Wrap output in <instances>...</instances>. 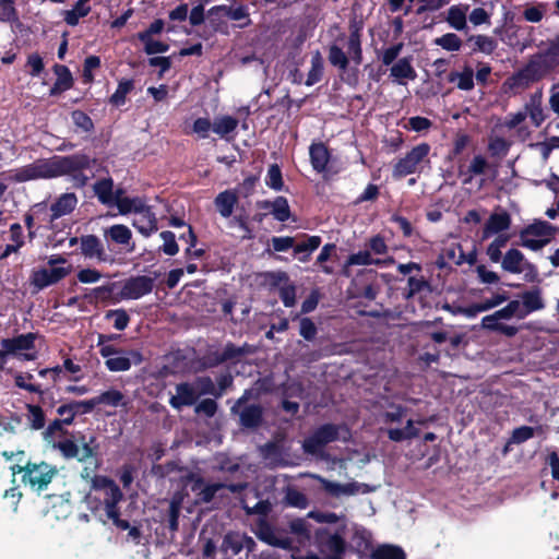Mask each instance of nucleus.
Returning a JSON list of instances; mask_svg holds the SVG:
<instances>
[{
	"instance_id": "14",
	"label": "nucleus",
	"mask_w": 559,
	"mask_h": 559,
	"mask_svg": "<svg viewBox=\"0 0 559 559\" xmlns=\"http://www.w3.org/2000/svg\"><path fill=\"white\" fill-rule=\"evenodd\" d=\"M316 539L331 555L343 556L346 551V542L340 533L331 534L328 528H319L316 532Z\"/></svg>"
},
{
	"instance_id": "45",
	"label": "nucleus",
	"mask_w": 559,
	"mask_h": 559,
	"mask_svg": "<svg viewBox=\"0 0 559 559\" xmlns=\"http://www.w3.org/2000/svg\"><path fill=\"white\" fill-rule=\"evenodd\" d=\"M85 437L81 435L78 439L82 443V449H79V459L78 462L85 463L90 459L96 457L99 450V444L96 442V437L91 436L88 441H84Z\"/></svg>"
},
{
	"instance_id": "41",
	"label": "nucleus",
	"mask_w": 559,
	"mask_h": 559,
	"mask_svg": "<svg viewBox=\"0 0 559 559\" xmlns=\"http://www.w3.org/2000/svg\"><path fill=\"white\" fill-rule=\"evenodd\" d=\"M488 167H489V164L483 155H480V154L475 155L465 173H463V170L460 169V175H465V178L463 179V183L464 185L471 183L474 176L485 174L486 169Z\"/></svg>"
},
{
	"instance_id": "4",
	"label": "nucleus",
	"mask_w": 559,
	"mask_h": 559,
	"mask_svg": "<svg viewBox=\"0 0 559 559\" xmlns=\"http://www.w3.org/2000/svg\"><path fill=\"white\" fill-rule=\"evenodd\" d=\"M342 430L348 432L343 425L328 423L319 426L304 439L301 444L304 452L310 455L321 454L329 443L341 439Z\"/></svg>"
},
{
	"instance_id": "32",
	"label": "nucleus",
	"mask_w": 559,
	"mask_h": 559,
	"mask_svg": "<svg viewBox=\"0 0 559 559\" xmlns=\"http://www.w3.org/2000/svg\"><path fill=\"white\" fill-rule=\"evenodd\" d=\"M525 261L524 254L515 248L509 249L501 261V267L509 273L520 274L523 272L522 264Z\"/></svg>"
},
{
	"instance_id": "10",
	"label": "nucleus",
	"mask_w": 559,
	"mask_h": 559,
	"mask_svg": "<svg viewBox=\"0 0 559 559\" xmlns=\"http://www.w3.org/2000/svg\"><path fill=\"white\" fill-rule=\"evenodd\" d=\"M105 358L106 368L112 372L128 371L132 365H141L144 360L142 353L138 349H122V353Z\"/></svg>"
},
{
	"instance_id": "62",
	"label": "nucleus",
	"mask_w": 559,
	"mask_h": 559,
	"mask_svg": "<svg viewBox=\"0 0 559 559\" xmlns=\"http://www.w3.org/2000/svg\"><path fill=\"white\" fill-rule=\"evenodd\" d=\"M0 22L15 25L22 24L14 1L9 2L8 4H0Z\"/></svg>"
},
{
	"instance_id": "64",
	"label": "nucleus",
	"mask_w": 559,
	"mask_h": 559,
	"mask_svg": "<svg viewBox=\"0 0 559 559\" xmlns=\"http://www.w3.org/2000/svg\"><path fill=\"white\" fill-rule=\"evenodd\" d=\"M524 70L533 82H536L548 74L535 55L530 59L527 64L524 67Z\"/></svg>"
},
{
	"instance_id": "50",
	"label": "nucleus",
	"mask_w": 559,
	"mask_h": 559,
	"mask_svg": "<svg viewBox=\"0 0 559 559\" xmlns=\"http://www.w3.org/2000/svg\"><path fill=\"white\" fill-rule=\"evenodd\" d=\"M94 400H95L96 406L102 405V404L111 406V407H118L120 405H122V406L126 405V402H123L124 395L122 394V392H120L119 390H116V389L107 390V391L100 393L99 395L94 396Z\"/></svg>"
},
{
	"instance_id": "37",
	"label": "nucleus",
	"mask_w": 559,
	"mask_h": 559,
	"mask_svg": "<svg viewBox=\"0 0 559 559\" xmlns=\"http://www.w3.org/2000/svg\"><path fill=\"white\" fill-rule=\"evenodd\" d=\"M391 75L395 78L399 83L404 84L403 80H415L417 73L411 63L409 58H401L391 68Z\"/></svg>"
},
{
	"instance_id": "22",
	"label": "nucleus",
	"mask_w": 559,
	"mask_h": 559,
	"mask_svg": "<svg viewBox=\"0 0 559 559\" xmlns=\"http://www.w3.org/2000/svg\"><path fill=\"white\" fill-rule=\"evenodd\" d=\"M95 407L96 403L94 397H92L85 401H70L68 403H63L57 407L56 412L59 416L68 414V417L74 423L78 415L90 414Z\"/></svg>"
},
{
	"instance_id": "7",
	"label": "nucleus",
	"mask_w": 559,
	"mask_h": 559,
	"mask_svg": "<svg viewBox=\"0 0 559 559\" xmlns=\"http://www.w3.org/2000/svg\"><path fill=\"white\" fill-rule=\"evenodd\" d=\"M430 145L420 143L414 146L405 157L400 158L393 167L392 175L394 178H404L417 170V166L428 156Z\"/></svg>"
},
{
	"instance_id": "59",
	"label": "nucleus",
	"mask_w": 559,
	"mask_h": 559,
	"mask_svg": "<svg viewBox=\"0 0 559 559\" xmlns=\"http://www.w3.org/2000/svg\"><path fill=\"white\" fill-rule=\"evenodd\" d=\"M265 183L269 188L281 191L284 187L283 175L281 167L277 164H272L269 167Z\"/></svg>"
},
{
	"instance_id": "34",
	"label": "nucleus",
	"mask_w": 559,
	"mask_h": 559,
	"mask_svg": "<svg viewBox=\"0 0 559 559\" xmlns=\"http://www.w3.org/2000/svg\"><path fill=\"white\" fill-rule=\"evenodd\" d=\"M394 259L392 257L382 260V259H374L372 258L370 251L367 250H360L356 253H352L347 258V265H379L383 266L389 263H393Z\"/></svg>"
},
{
	"instance_id": "16",
	"label": "nucleus",
	"mask_w": 559,
	"mask_h": 559,
	"mask_svg": "<svg viewBox=\"0 0 559 559\" xmlns=\"http://www.w3.org/2000/svg\"><path fill=\"white\" fill-rule=\"evenodd\" d=\"M309 157L313 170L324 173L328 169L332 155L325 143L313 141L309 146Z\"/></svg>"
},
{
	"instance_id": "51",
	"label": "nucleus",
	"mask_w": 559,
	"mask_h": 559,
	"mask_svg": "<svg viewBox=\"0 0 559 559\" xmlns=\"http://www.w3.org/2000/svg\"><path fill=\"white\" fill-rule=\"evenodd\" d=\"M52 449L58 450L62 457L66 460L79 459V444L74 439L64 438L50 445Z\"/></svg>"
},
{
	"instance_id": "19",
	"label": "nucleus",
	"mask_w": 559,
	"mask_h": 559,
	"mask_svg": "<svg viewBox=\"0 0 559 559\" xmlns=\"http://www.w3.org/2000/svg\"><path fill=\"white\" fill-rule=\"evenodd\" d=\"M81 253L85 258H96L100 262L107 261L104 245L95 235H84L80 238Z\"/></svg>"
},
{
	"instance_id": "35",
	"label": "nucleus",
	"mask_w": 559,
	"mask_h": 559,
	"mask_svg": "<svg viewBox=\"0 0 559 559\" xmlns=\"http://www.w3.org/2000/svg\"><path fill=\"white\" fill-rule=\"evenodd\" d=\"M255 352V347L251 344L243 343L241 346H237L233 342H227L222 350L225 362L238 361L241 357L251 355Z\"/></svg>"
},
{
	"instance_id": "21",
	"label": "nucleus",
	"mask_w": 559,
	"mask_h": 559,
	"mask_svg": "<svg viewBox=\"0 0 559 559\" xmlns=\"http://www.w3.org/2000/svg\"><path fill=\"white\" fill-rule=\"evenodd\" d=\"M511 226V216L508 212L503 211L501 213H492L487 222L485 223V226L483 228L481 233V239H488L495 234L502 233L507 229H509Z\"/></svg>"
},
{
	"instance_id": "6",
	"label": "nucleus",
	"mask_w": 559,
	"mask_h": 559,
	"mask_svg": "<svg viewBox=\"0 0 559 559\" xmlns=\"http://www.w3.org/2000/svg\"><path fill=\"white\" fill-rule=\"evenodd\" d=\"M251 391L246 390L243 394L231 406V414L239 416V425L245 429H258L264 421V408L260 404H247Z\"/></svg>"
},
{
	"instance_id": "17",
	"label": "nucleus",
	"mask_w": 559,
	"mask_h": 559,
	"mask_svg": "<svg viewBox=\"0 0 559 559\" xmlns=\"http://www.w3.org/2000/svg\"><path fill=\"white\" fill-rule=\"evenodd\" d=\"M78 197L73 192L62 193L56 201L50 205V218L49 222L53 223L56 219L68 215L74 211L78 204Z\"/></svg>"
},
{
	"instance_id": "49",
	"label": "nucleus",
	"mask_w": 559,
	"mask_h": 559,
	"mask_svg": "<svg viewBox=\"0 0 559 559\" xmlns=\"http://www.w3.org/2000/svg\"><path fill=\"white\" fill-rule=\"evenodd\" d=\"M468 8V5H465L464 8L452 5L449 9L447 21L451 27L456 31H463L466 28V12Z\"/></svg>"
},
{
	"instance_id": "31",
	"label": "nucleus",
	"mask_w": 559,
	"mask_h": 559,
	"mask_svg": "<svg viewBox=\"0 0 559 559\" xmlns=\"http://www.w3.org/2000/svg\"><path fill=\"white\" fill-rule=\"evenodd\" d=\"M238 203V195L233 190H225L216 195L214 204L218 213L227 218L231 216L235 206Z\"/></svg>"
},
{
	"instance_id": "18",
	"label": "nucleus",
	"mask_w": 559,
	"mask_h": 559,
	"mask_svg": "<svg viewBox=\"0 0 559 559\" xmlns=\"http://www.w3.org/2000/svg\"><path fill=\"white\" fill-rule=\"evenodd\" d=\"M52 71L56 74L57 79L49 90L50 96H58L73 87L74 79L70 69L67 66L56 63L52 67Z\"/></svg>"
},
{
	"instance_id": "56",
	"label": "nucleus",
	"mask_w": 559,
	"mask_h": 559,
	"mask_svg": "<svg viewBox=\"0 0 559 559\" xmlns=\"http://www.w3.org/2000/svg\"><path fill=\"white\" fill-rule=\"evenodd\" d=\"M241 544V533L230 531L223 538L222 550L226 552L230 550L231 555L236 556L243 549Z\"/></svg>"
},
{
	"instance_id": "52",
	"label": "nucleus",
	"mask_w": 559,
	"mask_h": 559,
	"mask_svg": "<svg viewBox=\"0 0 559 559\" xmlns=\"http://www.w3.org/2000/svg\"><path fill=\"white\" fill-rule=\"evenodd\" d=\"M323 60L319 51H317L311 58V68L308 72L305 84L312 86L321 81L323 76Z\"/></svg>"
},
{
	"instance_id": "60",
	"label": "nucleus",
	"mask_w": 559,
	"mask_h": 559,
	"mask_svg": "<svg viewBox=\"0 0 559 559\" xmlns=\"http://www.w3.org/2000/svg\"><path fill=\"white\" fill-rule=\"evenodd\" d=\"M435 44L447 51H459L462 47L461 38L454 33H447L436 38Z\"/></svg>"
},
{
	"instance_id": "12",
	"label": "nucleus",
	"mask_w": 559,
	"mask_h": 559,
	"mask_svg": "<svg viewBox=\"0 0 559 559\" xmlns=\"http://www.w3.org/2000/svg\"><path fill=\"white\" fill-rule=\"evenodd\" d=\"M176 394L169 399V405L177 411L183 407H190L197 404L200 399L197 388L190 382H180L175 386Z\"/></svg>"
},
{
	"instance_id": "5",
	"label": "nucleus",
	"mask_w": 559,
	"mask_h": 559,
	"mask_svg": "<svg viewBox=\"0 0 559 559\" xmlns=\"http://www.w3.org/2000/svg\"><path fill=\"white\" fill-rule=\"evenodd\" d=\"M97 490H99L103 496L102 499L107 516L112 520L118 528L122 531L130 528L131 525L129 521L120 519L118 503L122 499V492L119 486L112 479L103 477L100 479V487L97 488Z\"/></svg>"
},
{
	"instance_id": "9",
	"label": "nucleus",
	"mask_w": 559,
	"mask_h": 559,
	"mask_svg": "<svg viewBox=\"0 0 559 559\" xmlns=\"http://www.w3.org/2000/svg\"><path fill=\"white\" fill-rule=\"evenodd\" d=\"M155 277L146 275H136L127 278L120 292V298L124 300H135L152 293Z\"/></svg>"
},
{
	"instance_id": "46",
	"label": "nucleus",
	"mask_w": 559,
	"mask_h": 559,
	"mask_svg": "<svg viewBox=\"0 0 559 559\" xmlns=\"http://www.w3.org/2000/svg\"><path fill=\"white\" fill-rule=\"evenodd\" d=\"M371 559H406V554L400 546L380 545L372 551Z\"/></svg>"
},
{
	"instance_id": "63",
	"label": "nucleus",
	"mask_w": 559,
	"mask_h": 559,
	"mask_svg": "<svg viewBox=\"0 0 559 559\" xmlns=\"http://www.w3.org/2000/svg\"><path fill=\"white\" fill-rule=\"evenodd\" d=\"M533 81L527 75V72H525L524 68L512 74L510 78L507 79L504 82V85L509 88H525L527 87Z\"/></svg>"
},
{
	"instance_id": "8",
	"label": "nucleus",
	"mask_w": 559,
	"mask_h": 559,
	"mask_svg": "<svg viewBox=\"0 0 559 559\" xmlns=\"http://www.w3.org/2000/svg\"><path fill=\"white\" fill-rule=\"evenodd\" d=\"M255 535L261 542L272 547L281 548L284 550L294 549L293 539L283 532L276 530L265 519L259 520Z\"/></svg>"
},
{
	"instance_id": "29",
	"label": "nucleus",
	"mask_w": 559,
	"mask_h": 559,
	"mask_svg": "<svg viewBox=\"0 0 559 559\" xmlns=\"http://www.w3.org/2000/svg\"><path fill=\"white\" fill-rule=\"evenodd\" d=\"M219 9H223V4L210 8L206 11V17L213 33L228 35L229 26L226 21L227 16L225 15V11H219Z\"/></svg>"
},
{
	"instance_id": "44",
	"label": "nucleus",
	"mask_w": 559,
	"mask_h": 559,
	"mask_svg": "<svg viewBox=\"0 0 559 559\" xmlns=\"http://www.w3.org/2000/svg\"><path fill=\"white\" fill-rule=\"evenodd\" d=\"M307 239L305 241L294 243V253H306L304 257H299V261L307 262L309 254L317 250L321 245V237L320 236H308L306 235Z\"/></svg>"
},
{
	"instance_id": "48",
	"label": "nucleus",
	"mask_w": 559,
	"mask_h": 559,
	"mask_svg": "<svg viewBox=\"0 0 559 559\" xmlns=\"http://www.w3.org/2000/svg\"><path fill=\"white\" fill-rule=\"evenodd\" d=\"M121 338L120 334H98L97 347L102 357H109L122 353L121 348L110 345V342Z\"/></svg>"
},
{
	"instance_id": "25",
	"label": "nucleus",
	"mask_w": 559,
	"mask_h": 559,
	"mask_svg": "<svg viewBox=\"0 0 559 559\" xmlns=\"http://www.w3.org/2000/svg\"><path fill=\"white\" fill-rule=\"evenodd\" d=\"M522 301L523 313L522 316H528L532 312L543 310L545 308V301L542 297V289L538 286L525 290L520 295Z\"/></svg>"
},
{
	"instance_id": "24",
	"label": "nucleus",
	"mask_w": 559,
	"mask_h": 559,
	"mask_svg": "<svg viewBox=\"0 0 559 559\" xmlns=\"http://www.w3.org/2000/svg\"><path fill=\"white\" fill-rule=\"evenodd\" d=\"M136 215L132 225L143 236L148 237L158 229L157 218L151 206H145L144 210L136 213Z\"/></svg>"
},
{
	"instance_id": "27",
	"label": "nucleus",
	"mask_w": 559,
	"mask_h": 559,
	"mask_svg": "<svg viewBox=\"0 0 559 559\" xmlns=\"http://www.w3.org/2000/svg\"><path fill=\"white\" fill-rule=\"evenodd\" d=\"M94 194L100 204L114 206V180L111 177L100 178L93 185Z\"/></svg>"
},
{
	"instance_id": "30",
	"label": "nucleus",
	"mask_w": 559,
	"mask_h": 559,
	"mask_svg": "<svg viewBox=\"0 0 559 559\" xmlns=\"http://www.w3.org/2000/svg\"><path fill=\"white\" fill-rule=\"evenodd\" d=\"M448 82L455 83L461 91H472L475 86L473 68L465 64L462 71H451L448 74Z\"/></svg>"
},
{
	"instance_id": "39",
	"label": "nucleus",
	"mask_w": 559,
	"mask_h": 559,
	"mask_svg": "<svg viewBox=\"0 0 559 559\" xmlns=\"http://www.w3.org/2000/svg\"><path fill=\"white\" fill-rule=\"evenodd\" d=\"M27 411L26 419L28 426L33 430H44L46 426V415L43 407L39 404H26Z\"/></svg>"
},
{
	"instance_id": "13",
	"label": "nucleus",
	"mask_w": 559,
	"mask_h": 559,
	"mask_svg": "<svg viewBox=\"0 0 559 559\" xmlns=\"http://www.w3.org/2000/svg\"><path fill=\"white\" fill-rule=\"evenodd\" d=\"M185 495L181 491L174 492L168 508L160 511V523L167 524L170 532L179 530V516L182 508Z\"/></svg>"
},
{
	"instance_id": "38",
	"label": "nucleus",
	"mask_w": 559,
	"mask_h": 559,
	"mask_svg": "<svg viewBox=\"0 0 559 559\" xmlns=\"http://www.w3.org/2000/svg\"><path fill=\"white\" fill-rule=\"evenodd\" d=\"M388 438L393 442H403L415 439L419 436V429L414 426V421L408 419L403 429L391 428L386 430Z\"/></svg>"
},
{
	"instance_id": "23",
	"label": "nucleus",
	"mask_w": 559,
	"mask_h": 559,
	"mask_svg": "<svg viewBox=\"0 0 559 559\" xmlns=\"http://www.w3.org/2000/svg\"><path fill=\"white\" fill-rule=\"evenodd\" d=\"M272 285L277 286L281 283H285L280 288V298L283 301L284 306L287 308H292L296 304V287L294 284L288 283L289 277L285 272L272 273Z\"/></svg>"
},
{
	"instance_id": "47",
	"label": "nucleus",
	"mask_w": 559,
	"mask_h": 559,
	"mask_svg": "<svg viewBox=\"0 0 559 559\" xmlns=\"http://www.w3.org/2000/svg\"><path fill=\"white\" fill-rule=\"evenodd\" d=\"M134 88V81L132 79H124L118 83L117 90L109 97V104L120 107L126 104L127 95Z\"/></svg>"
},
{
	"instance_id": "26",
	"label": "nucleus",
	"mask_w": 559,
	"mask_h": 559,
	"mask_svg": "<svg viewBox=\"0 0 559 559\" xmlns=\"http://www.w3.org/2000/svg\"><path fill=\"white\" fill-rule=\"evenodd\" d=\"M34 376L31 372H17L14 376V384L16 388L25 390L29 393H36L39 395V403L46 404V396L49 393V389H43L40 384L33 383Z\"/></svg>"
},
{
	"instance_id": "20",
	"label": "nucleus",
	"mask_w": 559,
	"mask_h": 559,
	"mask_svg": "<svg viewBox=\"0 0 559 559\" xmlns=\"http://www.w3.org/2000/svg\"><path fill=\"white\" fill-rule=\"evenodd\" d=\"M72 424L73 421L69 417L55 418L41 432L44 441L47 444L52 445V443L59 441L60 438L69 435L67 427Z\"/></svg>"
},
{
	"instance_id": "1",
	"label": "nucleus",
	"mask_w": 559,
	"mask_h": 559,
	"mask_svg": "<svg viewBox=\"0 0 559 559\" xmlns=\"http://www.w3.org/2000/svg\"><path fill=\"white\" fill-rule=\"evenodd\" d=\"M97 162L85 153L72 155H55L51 158L37 159L35 163L37 179H51L70 176L73 187L82 189L87 186L90 177L84 174Z\"/></svg>"
},
{
	"instance_id": "57",
	"label": "nucleus",
	"mask_w": 559,
	"mask_h": 559,
	"mask_svg": "<svg viewBox=\"0 0 559 559\" xmlns=\"http://www.w3.org/2000/svg\"><path fill=\"white\" fill-rule=\"evenodd\" d=\"M469 40L475 41L473 52L480 51L486 55H491L497 48V41L487 35H474L469 37Z\"/></svg>"
},
{
	"instance_id": "3",
	"label": "nucleus",
	"mask_w": 559,
	"mask_h": 559,
	"mask_svg": "<svg viewBox=\"0 0 559 559\" xmlns=\"http://www.w3.org/2000/svg\"><path fill=\"white\" fill-rule=\"evenodd\" d=\"M348 29L349 35L346 41L347 52L336 44L329 47V62L341 71L347 70L349 59L355 63V66H360L364 59L361 47V24L353 21L350 22Z\"/></svg>"
},
{
	"instance_id": "11",
	"label": "nucleus",
	"mask_w": 559,
	"mask_h": 559,
	"mask_svg": "<svg viewBox=\"0 0 559 559\" xmlns=\"http://www.w3.org/2000/svg\"><path fill=\"white\" fill-rule=\"evenodd\" d=\"M186 479L191 483V490L197 495L198 500L203 503H210L215 495L225 488L224 483L205 484L204 478L194 473H189Z\"/></svg>"
},
{
	"instance_id": "36",
	"label": "nucleus",
	"mask_w": 559,
	"mask_h": 559,
	"mask_svg": "<svg viewBox=\"0 0 559 559\" xmlns=\"http://www.w3.org/2000/svg\"><path fill=\"white\" fill-rule=\"evenodd\" d=\"M525 110L530 116L532 123L535 127H540V124L545 121L546 116L544 114V109L542 107V93L537 92L533 94L530 98V102L525 105Z\"/></svg>"
},
{
	"instance_id": "53",
	"label": "nucleus",
	"mask_w": 559,
	"mask_h": 559,
	"mask_svg": "<svg viewBox=\"0 0 559 559\" xmlns=\"http://www.w3.org/2000/svg\"><path fill=\"white\" fill-rule=\"evenodd\" d=\"M238 123V120L233 116H222L215 119L213 123V132L219 136H226L237 129Z\"/></svg>"
},
{
	"instance_id": "33",
	"label": "nucleus",
	"mask_w": 559,
	"mask_h": 559,
	"mask_svg": "<svg viewBox=\"0 0 559 559\" xmlns=\"http://www.w3.org/2000/svg\"><path fill=\"white\" fill-rule=\"evenodd\" d=\"M263 209H272L271 213L278 222H286L290 218V207L285 197H276L274 201H264Z\"/></svg>"
},
{
	"instance_id": "58",
	"label": "nucleus",
	"mask_w": 559,
	"mask_h": 559,
	"mask_svg": "<svg viewBox=\"0 0 559 559\" xmlns=\"http://www.w3.org/2000/svg\"><path fill=\"white\" fill-rule=\"evenodd\" d=\"M71 119L74 126L85 133L94 131V122L92 118L83 110L75 109L71 112Z\"/></svg>"
},
{
	"instance_id": "28",
	"label": "nucleus",
	"mask_w": 559,
	"mask_h": 559,
	"mask_svg": "<svg viewBox=\"0 0 559 559\" xmlns=\"http://www.w3.org/2000/svg\"><path fill=\"white\" fill-rule=\"evenodd\" d=\"M219 11H225L227 19L238 22L236 26L239 28H247L252 24L247 4L240 3L236 7L223 4V9H219Z\"/></svg>"
},
{
	"instance_id": "2",
	"label": "nucleus",
	"mask_w": 559,
	"mask_h": 559,
	"mask_svg": "<svg viewBox=\"0 0 559 559\" xmlns=\"http://www.w3.org/2000/svg\"><path fill=\"white\" fill-rule=\"evenodd\" d=\"M10 471L13 476L21 475V483L36 492L46 490L58 474L57 467L45 461L13 464Z\"/></svg>"
},
{
	"instance_id": "54",
	"label": "nucleus",
	"mask_w": 559,
	"mask_h": 559,
	"mask_svg": "<svg viewBox=\"0 0 559 559\" xmlns=\"http://www.w3.org/2000/svg\"><path fill=\"white\" fill-rule=\"evenodd\" d=\"M429 282L424 277L409 276L407 280V287L403 289V297L408 300L415 297L424 289H429Z\"/></svg>"
},
{
	"instance_id": "42",
	"label": "nucleus",
	"mask_w": 559,
	"mask_h": 559,
	"mask_svg": "<svg viewBox=\"0 0 559 559\" xmlns=\"http://www.w3.org/2000/svg\"><path fill=\"white\" fill-rule=\"evenodd\" d=\"M105 236L117 245H129L132 239L130 228L122 224H116L105 230Z\"/></svg>"
},
{
	"instance_id": "15",
	"label": "nucleus",
	"mask_w": 559,
	"mask_h": 559,
	"mask_svg": "<svg viewBox=\"0 0 559 559\" xmlns=\"http://www.w3.org/2000/svg\"><path fill=\"white\" fill-rule=\"evenodd\" d=\"M36 338L37 333L28 332L11 338H2L1 346L7 349L10 355H17L22 350H34Z\"/></svg>"
},
{
	"instance_id": "40",
	"label": "nucleus",
	"mask_w": 559,
	"mask_h": 559,
	"mask_svg": "<svg viewBox=\"0 0 559 559\" xmlns=\"http://www.w3.org/2000/svg\"><path fill=\"white\" fill-rule=\"evenodd\" d=\"M317 479L321 483L323 490L333 497H340L341 495H354L356 492L355 484H340L328 480L321 476H317Z\"/></svg>"
},
{
	"instance_id": "55",
	"label": "nucleus",
	"mask_w": 559,
	"mask_h": 559,
	"mask_svg": "<svg viewBox=\"0 0 559 559\" xmlns=\"http://www.w3.org/2000/svg\"><path fill=\"white\" fill-rule=\"evenodd\" d=\"M147 206L143 199L135 197V198H129L126 197L123 200H119L118 203V211L121 215H127L131 212H134L135 214L143 211L144 207Z\"/></svg>"
},
{
	"instance_id": "43",
	"label": "nucleus",
	"mask_w": 559,
	"mask_h": 559,
	"mask_svg": "<svg viewBox=\"0 0 559 559\" xmlns=\"http://www.w3.org/2000/svg\"><path fill=\"white\" fill-rule=\"evenodd\" d=\"M556 227L546 221H535L522 229L523 235L535 237H551L556 233Z\"/></svg>"
},
{
	"instance_id": "61",
	"label": "nucleus",
	"mask_w": 559,
	"mask_h": 559,
	"mask_svg": "<svg viewBox=\"0 0 559 559\" xmlns=\"http://www.w3.org/2000/svg\"><path fill=\"white\" fill-rule=\"evenodd\" d=\"M159 237L163 239V245L159 250L166 255H175L179 251V246L176 241V236L170 230H164L159 234Z\"/></svg>"
}]
</instances>
